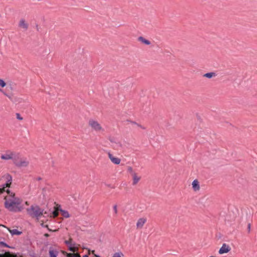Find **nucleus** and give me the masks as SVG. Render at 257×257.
<instances>
[{
    "mask_svg": "<svg viewBox=\"0 0 257 257\" xmlns=\"http://www.w3.org/2000/svg\"><path fill=\"white\" fill-rule=\"evenodd\" d=\"M16 117L18 119L20 120H22L23 119V118L21 116L20 114L19 113H16Z\"/></svg>",
    "mask_w": 257,
    "mask_h": 257,
    "instance_id": "obj_25",
    "label": "nucleus"
},
{
    "mask_svg": "<svg viewBox=\"0 0 257 257\" xmlns=\"http://www.w3.org/2000/svg\"><path fill=\"white\" fill-rule=\"evenodd\" d=\"M112 257H124V254L121 251H118L113 253Z\"/></svg>",
    "mask_w": 257,
    "mask_h": 257,
    "instance_id": "obj_20",
    "label": "nucleus"
},
{
    "mask_svg": "<svg viewBox=\"0 0 257 257\" xmlns=\"http://www.w3.org/2000/svg\"><path fill=\"white\" fill-rule=\"evenodd\" d=\"M45 236L46 237H48V236H49V234L47 233H46V234H45Z\"/></svg>",
    "mask_w": 257,
    "mask_h": 257,
    "instance_id": "obj_33",
    "label": "nucleus"
},
{
    "mask_svg": "<svg viewBox=\"0 0 257 257\" xmlns=\"http://www.w3.org/2000/svg\"><path fill=\"white\" fill-rule=\"evenodd\" d=\"M71 242H72V239H71V238L69 239V240H66V241H65V243L66 244H67L68 246L70 244H72Z\"/></svg>",
    "mask_w": 257,
    "mask_h": 257,
    "instance_id": "obj_26",
    "label": "nucleus"
},
{
    "mask_svg": "<svg viewBox=\"0 0 257 257\" xmlns=\"http://www.w3.org/2000/svg\"><path fill=\"white\" fill-rule=\"evenodd\" d=\"M138 40L139 41H140L142 43L145 44L147 45H149L151 44L149 40L145 39L144 37H141V36L139 37L138 38Z\"/></svg>",
    "mask_w": 257,
    "mask_h": 257,
    "instance_id": "obj_14",
    "label": "nucleus"
},
{
    "mask_svg": "<svg viewBox=\"0 0 257 257\" xmlns=\"http://www.w3.org/2000/svg\"><path fill=\"white\" fill-rule=\"evenodd\" d=\"M60 211L63 217L65 218H69L70 217V214L67 211L62 209Z\"/></svg>",
    "mask_w": 257,
    "mask_h": 257,
    "instance_id": "obj_17",
    "label": "nucleus"
},
{
    "mask_svg": "<svg viewBox=\"0 0 257 257\" xmlns=\"http://www.w3.org/2000/svg\"><path fill=\"white\" fill-rule=\"evenodd\" d=\"M113 210L114 214L116 215L117 214V207L116 205H114L113 206Z\"/></svg>",
    "mask_w": 257,
    "mask_h": 257,
    "instance_id": "obj_24",
    "label": "nucleus"
},
{
    "mask_svg": "<svg viewBox=\"0 0 257 257\" xmlns=\"http://www.w3.org/2000/svg\"><path fill=\"white\" fill-rule=\"evenodd\" d=\"M127 171L130 172L131 174V175H133V173H135V172L133 171L132 167H128L127 168Z\"/></svg>",
    "mask_w": 257,
    "mask_h": 257,
    "instance_id": "obj_23",
    "label": "nucleus"
},
{
    "mask_svg": "<svg viewBox=\"0 0 257 257\" xmlns=\"http://www.w3.org/2000/svg\"><path fill=\"white\" fill-rule=\"evenodd\" d=\"M3 178L6 180V182L5 183L0 185V194L3 193L5 191L7 192V190H6L5 189L10 187L12 182V177L9 174L4 176Z\"/></svg>",
    "mask_w": 257,
    "mask_h": 257,
    "instance_id": "obj_5",
    "label": "nucleus"
},
{
    "mask_svg": "<svg viewBox=\"0 0 257 257\" xmlns=\"http://www.w3.org/2000/svg\"><path fill=\"white\" fill-rule=\"evenodd\" d=\"M0 244H1L2 246H3L4 247H9V246L6 243H5L4 242H1Z\"/></svg>",
    "mask_w": 257,
    "mask_h": 257,
    "instance_id": "obj_27",
    "label": "nucleus"
},
{
    "mask_svg": "<svg viewBox=\"0 0 257 257\" xmlns=\"http://www.w3.org/2000/svg\"><path fill=\"white\" fill-rule=\"evenodd\" d=\"M69 250L72 252H75L76 251V248L75 247V243H73L72 244H70L69 246Z\"/></svg>",
    "mask_w": 257,
    "mask_h": 257,
    "instance_id": "obj_18",
    "label": "nucleus"
},
{
    "mask_svg": "<svg viewBox=\"0 0 257 257\" xmlns=\"http://www.w3.org/2000/svg\"><path fill=\"white\" fill-rule=\"evenodd\" d=\"M0 91L6 96L9 98L11 101H13V94L7 93L4 90L0 89Z\"/></svg>",
    "mask_w": 257,
    "mask_h": 257,
    "instance_id": "obj_15",
    "label": "nucleus"
},
{
    "mask_svg": "<svg viewBox=\"0 0 257 257\" xmlns=\"http://www.w3.org/2000/svg\"><path fill=\"white\" fill-rule=\"evenodd\" d=\"M147 222V218L145 217L140 218L137 221L136 227L137 229H142Z\"/></svg>",
    "mask_w": 257,
    "mask_h": 257,
    "instance_id": "obj_8",
    "label": "nucleus"
},
{
    "mask_svg": "<svg viewBox=\"0 0 257 257\" xmlns=\"http://www.w3.org/2000/svg\"><path fill=\"white\" fill-rule=\"evenodd\" d=\"M70 1L73 3H75L77 1V0H70Z\"/></svg>",
    "mask_w": 257,
    "mask_h": 257,
    "instance_id": "obj_32",
    "label": "nucleus"
},
{
    "mask_svg": "<svg viewBox=\"0 0 257 257\" xmlns=\"http://www.w3.org/2000/svg\"><path fill=\"white\" fill-rule=\"evenodd\" d=\"M133 123H135V124H136V123H135V122H133ZM136 124H137L138 126H139L140 127H141V128H143V129H145V128L144 127H143V126H142V125H140V124H139L136 123Z\"/></svg>",
    "mask_w": 257,
    "mask_h": 257,
    "instance_id": "obj_29",
    "label": "nucleus"
},
{
    "mask_svg": "<svg viewBox=\"0 0 257 257\" xmlns=\"http://www.w3.org/2000/svg\"><path fill=\"white\" fill-rule=\"evenodd\" d=\"M247 228H248V231H250V224H248V225H247Z\"/></svg>",
    "mask_w": 257,
    "mask_h": 257,
    "instance_id": "obj_30",
    "label": "nucleus"
},
{
    "mask_svg": "<svg viewBox=\"0 0 257 257\" xmlns=\"http://www.w3.org/2000/svg\"><path fill=\"white\" fill-rule=\"evenodd\" d=\"M49 252L50 257H57L58 254V251L57 250L52 248L49 250Z\"/></svg>",
    "mask_w": 257,
    "mask_h": 257,
    "instance_id": "obj_13",
    "label": "nucleus"
},
{
    "mask_svg": "<svg viewBox=\"0 0 257 257\" xmlns=\"http://www.w3.org/2000/svg\"><path fill=\"white\" fill-rule=\"evenodd\" d=\"M132 175L133 177V185H136L140 180L141 177L139 176L136 173H133Z\"/></svg>",
    "mask_w": 257,
    "mask_h": 257,
    "instance_id": "obj_12",
    "label": "nucleus"
},
{
    "mask_svg": "<svg viewBox=\"0 0 257 257\" xmlns=\"http://www.w3.org/2000/svg\"><path fill=\"white\" fill-rule=\"evenodd\" d=\"M25 204H26L27 205H28V202H27V201H26V202H25Z\"/></svg>",
    "mask_w": 257,
    "mask_h": 257,
    "instance_id": "obj_35",
    "label": "nucleus"
},
{
    "mask_svg": "<svg viewBox=\"0 0 257 257\" xmlns=\"http://www.w3.org/2000/svg\"><path fill=\"white\" fill-rule=\"evenodd\" d=\"M230 250L231 248L229 245L226 243H223L219 249L218 253L220 254H222L228 253L230 251Z\"/></svg>",
    "mask_w": 257,
    "mask_h": 257,
    "instance_id": "obj_7",
    "label": "nucleus"
},
{
    "mask_svg": "<svg viewBox=\"0 0 257 257\" xmlns=\"http://www.w3.org/2000/svg\"><path fill=\"white\" fill-rule=\"evenodd\" d=\"M68 257H81L77 253H68L67 254Z\"/></svg>",
    "mask_w": 257,
    "mask_h": 257,
    "instance_id": "obj_21",
    "label": "nucleus"
},
{
    "mask_svg": "<svg viewBox=\"0 0 257 257\" xmlns=\"http://www.w3.org/2000/svg\"><path fill=\"white\" fill-rule=\"evenodd\" d=\"M18 153H16L10 150H7L1 156V159L4 160H13V162L17 157Z\"/></svg>",
    "mask_w": 257,
    "mask_h": 257,
    "instance_id": "obj_6",
    "label": "nucleus"
},
{
    "mask_svg": "<svg viewBox=\"0 0 257 257\" xmlns=\"http://www.w3.org/2000/svg\"><path fill=\"white\" fill-rule=\"evenodd\" d=\"M43 211L37 205H32L27 209V213L30 216L36 217L37 219H39L43 214Z\"/></svg>",
    "mask_w": 257,
    "mask_h": 257,
    "instance_id": "obj_2",
    "label": "nucleus"
},
{
    "mask_svg": "<svg viewBox=\"0 0 257 257\" xmlns=\"http://www.w3.org/2000/svg\"><path fill=\"white\" fill-rule=\"evenodd\" d=\"M7 192L8 195L5 197V208L11 212H21L24 209V206L22 204V200L16 196L15 194L11 192L9 189H7Z\"/></svg>",
    "mask_w": 257,
    "mask_h": 257,
    "instance_id": "obj_1",
    "label": "nucleus"
},
{
    "mask_svg": "<svg viewBox=\"0 0 257 257\" xmlns=\"http://www.w3.org/2000/svg\"><path fill=\"white\" fill-rule=\"evenodd\" d=\"M14 163L18 167H25L29 165V161L26 158H22L18 154Z\"/></svg>",
    "mask_w": 257,
    "mask_h": 257,
    "instance_id": "obj_4",
    "label": "nucleus"
},
{
    "mask_svg": "<svg viewBox=\"0 0 257 257\" xmlns=\"http://www.w3.org/2000/svg\"><path fill=\"white\" fill-rule=\"evenodd\" d=\"M6 85V83L3 79H0V86L1 87H4Z\"/></svg>",
    "mask_w": 257,
    "mask_h": 257,
    "instance_id": "obj_22",
    "label": "nucleus"
},
{
    "mask_svg": "<svg viewBox=\"0 0 257 257\" xmlns=\"http://www.w3.org/2000/svg\"><path fill=\"white\" fill-rule=\"evenodd\" d=\"M192 185L193 190L194 191H198L200 190V185L197 180H194L192 183Z\"/></svg>",
    "mask_w": 257,
    "mask_h": 257,
    "instance_id": "obj_11",
    "label": "nucleus"
},
{
    "mask_svg": "<svg viewBox=\"0 0 257 257\" xmlns=\"http://www.w3.org/2000/svg\"><path fill=\"white\" fill-rule=\"evenodd\" d=\"M88 125L92 131L97 133H102L104 131V129L99 122L94 119H89Z\"/></svg>",
    "mask_w": 257,
    "mask_h": 257,
    "instance_id": "obj_3",
    "label": "nucleus"
},
{
    "mask_svg": "<svg viewBox=\"0 0 257 257\" xmlns=\"http://www.w3.org/2000/svg\"><path fill=\"white\" fill-rule=\"evenodd\" d=\"M53 214H54V216H56L58 214L57 212L56 211H54Z\"/></svg>",
    "mask_w": 257,
    "mask_h": 257,
    "instance_id": "obj_31",
    "label": "nucleus"
},
{
    "mask_svg": "<svg viewBox=\"0 0 257 257\" xmlns=\"http://www.w3.org/2000/svg\"><path fill=\"white\" fill-rule=\"evenodd\" d=\"M10 232L12 235H20L21 234V232L16 229L10 230Z\"/></svg>",
    "mask_w": 257,
    "mask_h": 257,
    "instance_id": "obj_16",
    "label": "nucleus"
},
{
    "mask_svg": "<svg viewBox=\"0 0 257 257\" xmlns=\"http://www.w3.org/2000/svg\"><path fill=\"white\" fill-rule=\"evenodd\" d=\"M215 76V73L214 72L207 73L204 75V76L208 78H211Z\"/></svg>",
    "mask_w": 257,
    "mask_h": 257,
    "instance_id": "obj_19",
    "label": "nucleus"
},
{
    "mask_svg": "<svg viewBox=\"0 0 257 257\" xmlns=\"http://www.w3.org/2000/svg\"><path fill=\"white\" fill-rule=\"evenodd\" d=\"M83 257H88V256L87 254H85L83 256Z\"/></svg>",
    "mask_w": 257,
    "mask_h": 257,
    "instance_id": "obj_34",
    "label": "nucleus"
},
{
    "mask_svg": "<svg viewBox=\"0 0 257 257\" xmlns=\"http://www.w3.org/2000/svg\"><path fill=\"white\" fill-rule=\"evenodd\" d=\"M108 156L111 162L115 165H118L120 163V159L117 157L114 156L110 152L108 153Z\"/></svg>",
    "mask_w": 257,
    "mask_h": 257,
    "instance_id": "obj_9",
    "label": "nucleus"
},
{
    "mask_svg": "<svg viewBox=\"0 0 257 257\" xmlns=\"http://www.w3.org/2000/svg\"><path fill=\"white\" fill-rule=\"evenodd\" d=\"M19 26L24 29L27 30L28 29V24L25 19H21L19 22Z\"/></svg>",
    "mask_w": 257,
    "mask_h": 257,
    "instance_id": "obj_10",
    "label": "nucleus"
},
{
    "mask_svg": "<svg viewBox=\"0 0 257 257\" xmlns=\"http://www.w3.org/2000/svg\"><path fill=\"white\" fill-rule=\"evenodd\" d=\"M50 53V50L48 49H46L45 50V54H44L43 55H48Z\"/></svg>",
    "mask_w": 257,
    "mask_h": 257,
    "instance_id": "obj_28",
    "label": "nucleus"
}]
</instances>
